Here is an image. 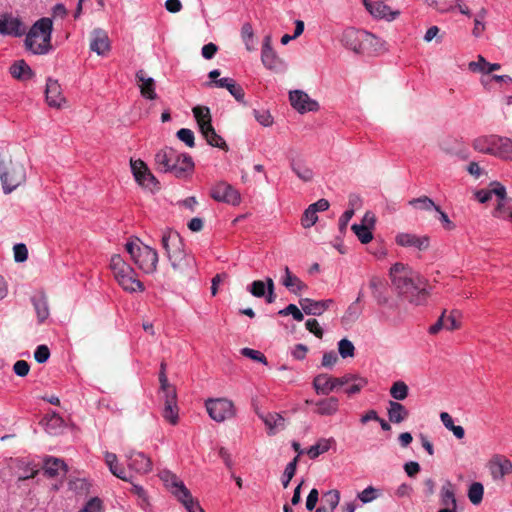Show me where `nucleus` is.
I'll return each mask as SVG.
<instances>
[{
	"label": "nucleus",
	"instance_id": "f257e3e1",
	"mask_svg": "<svg viewBox=\"0 0 512 512\" xmlns=\"http://www.w3.org/2000/svg\"><path fill=\"white\" fill-rule=\"evenodd\" d=\"M389 274L394 288L406 295L411 303L423 305L427 302L430 292L426 289V280L410 267L395 263Z\"/></svg>",
	"mask_w": 512,
	"mask_h": 512
},
{
	"label": "nucleus",
	"instance_id": "f03ea898",
	"mask_svg": "<svg viewBox=\"0 0 512 512\" xmlns=\"http://www.w3.org/2000/svg\"><path fill=\"white\" fill-rule=\"evenodd\" d=\"M161 243L176 273L183 276L194 273L196 268L195 258L184 250V244L178 232L172 230L165 231L162 235Z\"/></svg>",
	"mask_w": 512,
	"mask_h": 512
},
{
	"label": "nucleus",
	"instance_id": "7ed1b4c3",
	"mask_svg": "<svg viewBox=\"0 0 512 512\" xmlns=\"http://www.w3.org/2000/svg\"><path fill=\"white\" fill-rule=\"evenodd\" d=\"M157 169L171 173L177 178H186L193 172L194 162L186 153H179L171 147H165L155 155Z\"/></svg>",
	"mask_w": 512,
	"mask_h": 512
},
{
	"label": "nucleus",
	"instance_id": "20e7f679",
	"mask_svg": "<svg viewBox=\"0 0 512 512\" xmlns=\"http://www.w3.org/2000/svg\"><path fill=\"white\" fill-rule=\"evenodd\" d=\"M132 261L146 274L154 273L158 264V253L155 249L144 245L138 238L128 241L125 245Z\"/></svg>",
	"mask_w": 512,
	"mask_h": 512
},
{
	"label": "nucleus",
	"instance_id": "39448f33",
	"mask_svg": "<svg viewBox=\"0 0 512 512\" xmlns=\"http://www.w3.org/2000/svg\"><path fill=\"white\" fill-rule=\"evenodd\" d=\"M0 179L4 192L10 193L25 181L26 172L19 163L0 159Z\"/></svg>",
	"mask_w": 512,
	"mask_h": 512
},
{
	"label": "nucleus",
	"instance_id": "423d86ee",
	"mask_svg": "<svg viewBox=\"0 0 512 512\" xmlns=\"http://www.w3.org/2000/svg\"><path fill=\"white\" fill-rule=\"evenodd\" d=\"M53 31V21L49 17H43L34 22V45L38 42V37H43V43L34 48V54H47L53 49L51 44V35Z\"/></svg>",
	"mask_w": 512,
	"mask_h": 512
},
{
	"label": "nucleus",
	"instance_id": "0eeeda50",
	"mask_svg": "<svg viewBox=\"0 0 512 512\" xmlns=\"http://www.w3.org/2000/svg\"><path fill=\"white\" fill-rule=\"evenodd\" d=\"M205 406L209 416L216 422H223L235 415L233 402L225 398L208 399Z\"/></svg>",
	"mask_w": 512,
	"mask_h": 512
},
{
	"label": "nucleus",
	"instance_id": "6e6552de",
	"mask_svg": "<svg viewBox=\"0 0 512 512\" xmlns=\"http://www.w3.org/2000/svg\"><path fill=\"white\" fill-rule=\"evenodd\" d=\"M0 34L12 36H21L26 34L25 46L28 50L32 49V30L26 32L25 25L17 17L4 15L0 19Z\"/></svg>",
	"mask_w": 512,
	"mask_h": 512
},
{
	"label": "nucleus",
	"instance_id": "1a4fd4ad",
	"mask_svg": "<svg viewBox=\"0 0 512 512\" xmlns=\"http://www.w3.org/2000/svg\"><path fill=\"white\" fill-rule=\"evenodd\" d=\"M354 378V374H346L342 377L319 374L313 380V387L318 395H328L336 387L349 384Z\"/></svg>",
	"mask_w": 512,
	"mask_h": 512
},
{
	"label": "nucleus",
	"instance_id": "9d476101",
	"mask_svg": "<svg viewBox=\"0 0 512 512\" xmlns=\"http://www.w3.org/2000/svg\"><path fill=\"white\" fill-rule=\"evenodd\" d=\"M131 170L136 182L142 187L153 190L157 188L158 181L155 176L151 173L145 162L142 160H131Z\"/></svg>",
	"mask_w": 512,
	"mask_h": 512
},
{
	"label": "nucleus",
	"instance_id": "9b49d317",
	"mask_svg": "<svg viewBox=\"0 0 512 512\" xmlns=\"http://www.w3.org/2000/svg\"><path fill=\"white\" fill-rule=\"evenodd\" d=\"M367 37L368 40H372L373 38L370 36V33L364 30H357L355 28H347L345 29L340 37V42L346 48L360 53L363 51L364 38Z\"/></svg>",
	"mask_w": 512,
	"mask_h": 512
},
{
	"label": "nucleus",
	"instance_id": "f8f14e48",
	"mask_svg": "<svg viewBox=\"0 0 512 512\" xmlns=\"http://www.w3.org/2000/svg\"><path fill=\"white\" fill-rule=\"evenodd\" d=\"M66 463L56 457L48 456L45 457L42 461L41 468L34 470V478L42 472L44 476L48 478H58L62 477L67 472Z\"/></svg>",
	"mask_w": 512,
	"mask_h": 512
},
{
	"label": "nucleus",
	"instance_id": "ddd939ff",
	"mask_svg": "<svg viewBox=\"0 0 512 512\" xmlns=\"http://www.w3.org/2000/svg\"><path fill=\"white\" fill-rule=\"evenodd\" d=\"M210 195L218 202H224L231 205H237L240 203L239 192L226 182H219L213 186Z\"/></svg>",
	"mask_w": 512,
	"mask_h": 512
},
{
	"label": "nucleus",
	"instance_id": "4468645a",
	"mask_svg": "<svg viewBox=\"0 0 512 512\" xmlns=\"http://www.w3.org/2000/svg\"><path fill=\"white\" fill-rule=\"evenodd\" d=\"M261 60L267 69L276 73H280L285 70V63L280 57L277 56L276 52L271 47L269 36L265 37L262 47Z\"/></svg>",
	"mask_w": 512,
	"mask_h": 512
},
{
	"label": "nucleus",
	"instance_id": "2eb2a0df",
	"mask_svg": "<svg viewBox=\"0 0 512 512\" xmlns=\"http://www.w3.org/2000/svg\"><path fill=\"white\" fill-rule=\"evenodd\" d=\"M164 399V408L162 412L163 418L172 425L178 422V406H177V393L176 388H168V390L161 392Z\"/></svg>",
	"mask_w": 512,
	"mask_h": 512
},
{
	"label": "nucleus",
	"instance_id": "dca6fc26",
	"mask_svg": "<svg viewBox=\"0 0 512 512\" xmlns=\"http://www.w3.org/2000/svg\"><path fill=\"white\" fill-rule=\"evenodd\" d=\"M289 100L292 107L302 114L309 111H317L319 108L318 103L302 90L291 91L289 93Z\"/></svg>",
	"mask_w": 512,
	"mask_h": 512
},
{
	"label": "nucleus",
	"instance_id": "f3484780",
	"mask_svg": "<svg viewBox=\"0 0 512 512\" xmlns=\"http://www.w3.org/2000/svg\"><path fill=\"white\" fill-rule=\"evenodd\" d=\"M446 312L447 310H444L436 323L430 326V334H437L442 329L454 331L460 328V322L458 321L460 312L458 310H452L448 316L446 315Z\"/></svg>",
	"mask_w": 512,
	"mask_h": 512
},
{
	"label": "nucleus",
	"instance_id": "a211bd4d",
	"mask_svg": "<svg viewBox=\"0 0 512 512\" xmlns=\"http://www.w3.org/2000/svg\"><path fill=\"white\" fill-rule=\"evenodd\" d=\"M135 79L143 98L147 100L157 99L156 81L152 77H149L143 69H140L136 72Z\"/></svg>",
	"mask_w": 512,
	"mask_h": 512
},
{
	"label": "nucleus",
	"instance_id": "6ab92c4d",
	"mask_svg": "<svg viewBox=\"0 0 512 512\" xmlns=\"http://www.w3.org/2000/svg\"><path fill=\"white\" fill-rule=\"evenodd\" d=\"M159 478L163 482L166 489L170 491V493L177 498L188 488L185 486L184 482L180 480L176 474L172 473L169 470H163L159 473Z\"/></svg>",
	"mask_w": 512,
	"mask_h": 512
},
{
	"label": "nucleus",
	"instance_id": "aec40b11",
	"mask_svg": "<svg viewBox=\"0 0 512 512\" xmlns=\"http://www.w3.org/2000/svg\"><path fill=\"white\" fill-rule=\"evenodd\" d=\"M90 49L98 55L104 56L110 50L107 33L102 29H94L90 36Z\"/></svg>",
	"mask_w": 512,
	"mask_h": 512
},
{
	"label": "nucleus",
	"instance_id": "412c9836",
	"mask_svg": "<svg viewBox=\"0 0 512 512\" xmlns=\"http://www.w3.org/2000/svg\"><path fill=\"white\" fill-rule=\"evenodd\" d=\"M46 101L50 107L61 108L66 102L61 87L56 80L48 79L45 89Z\"/></svg>",
	"mask_w": 512,
	"mask_h": 512
},
{
	"label": "nucleus",
	"instance_id": "4be33fe9",
	"mask_svg": "<svg viewBox=\"0 0 512 512\" xmlns=\"http://www.w3.org/2000/svg\"><path fill=\"white\" fill-rule=\"evenodd\" d=\"M396 243L403 247H416L419 250H427L429 247V238L427 236L419 237L415 234L400 233L396 236Z\"/></svg>",
	"mask_w": 512,
	"mask_h": 512
},
{
	"label": "nucleus",
	"instance_id": "5701e85b",
	"mask_svg": "<svg viewBox=\"0 0 512 512\" xmlns=\"http://www.w3.org/2000/svg\"><path fill=\"white\" fill-rule=\"evenodd\" d=\"M128 460L129 467L138 473L145 474L150 472L152 469V462L150 458L142 452H132L129 455Z\"/></svg>",
	"mask_w": 512,
	"mask_h": 512
},
{
	"label": "nucleus",
	"instance_id": "b1692460",
	"mask_svg": "<svg viewBox=\"0 0 512 512\" xmlns=\"http://www.w3.org/2000/svg\"><path fill=\"white\" fill-rule=\"evenodd\" d=\"M285 275L282 277V284L291 292L296 295L301 294L308 289V286L296 275H294L288 266L284 268Z\"/></svg>",
	"mask_w": 512,
	"mask_h": 512
},
{
	"label": "nucleus",
	"instance_id": "393cba45",
	"mask_svg": "<svg viewBox=\"0 0 512 512\" xmlns=\"http://www.w3.org/2000/svg\"><path fill=\"white\" fill-rule=\"evenodd\" d=\"M490 471L494 479H502L512 472L510 460L496 456L490 461Z\"/></svg>",
	"mask_w": 512,
	"mask_h": 512
},
{
	"label": "nucleus",
	"instance_id": "a878e982",
	"mask_svg": "<svg viewBox=\"0 0 512 512\" xmlns=\"http://www.w3.org/2000/svg\"><path fill=\"white\" fill-rule=\"evenodd\" d=\"M505 194V187L499 182H493L490 184V187L488 189H482L477 191L475 193V196L479 202L486 203L491 199L492 195H495L498 198V202L502 201Z\"/></svg>",
	"mask_w": 512,
	"mask_h": 512
},
{
	"label": "nucleus",
	"instance_id": "bb28decb",
	"mask_svg": "<svg viewBox=\"0 0 512 512\" xmlns=\"http://www.w3.org/2000/svg\"><path fill=\"white\" fill-rule=\"evenodd\" d=\"M369 6L371 7L369 13L374 18L392 21L400 14L398 10H392L388 5L384 4L382 1H375V4H373V6Z\"/></svg>",
	"mask_w": 512,
	"mask_h": 512
},
{
	"label": "nucleus",
	"instance_id": "cd10ccee",
	"mask_svg": "<svg viewBox=\"0 0 512 512\" xmlns=\"http://www.w3.org/2000/svg\"><path fill=\"white\" fill-rule=\"evenodd\" d=\"M496 135H488V136H480L473 141V148L484 154H489L495 156L496 145H495Z\"/></svg>",
	"mask_w": 512,
	"mask_h": 512
},
{
	"label": "nucleus",
	"instance_id": "c85d7f7f",
	"mask_svg": "<svg viewBox=\"0 0 512 512\" xmlns=\"http://www.w3.org/2000/svg\"><path fill=\"white\" fill-rule=\"evenodd\" d=\"M39 424L51 435L59 434L64 427L63 419L56 413L46 415Z\"/></svg>",
	"mask_w": 512,
	"mask_h": 512
},
{
	"label": "nucleus",
	"instance_id": "c756f323",
	"mask_svg": "<svg viewBox=\"0 0 512 512\" xmlns=\"http://www.w3.org/2000/svg\"><path fill=\"white\" fill-rule=\"evenodd\" d=\"M110 269L116 280L123 278L126 274L133 273V268L127 264L119 254H114L110 260Z\"/></svg>",
	"mask_w": 512,
	"mask_h": 512
},
{
	"label": "nucleus",
	"instance_id": "7c9ffc66",
	"mask_svg": "<svg viewBox=\"0 0 512 512\" xmlns=\"http://www.w3.org/2000/svg\"><path fill=\"white\" fill-rule=\"evenodd\" d=\"M290 168L304 182L312 181L314 177L312 169L300 158L290 159Z\"/></svg>",
	"mask_w": 512,
	"mask_h": 512
},
{
	"label": "nucleus",
	"instance_id": "2f4dec72",
	"mask_svg": "<svg viewBox=\"0 0 512 512\" xmlns=\"http://www.w3.org/2000/svg\"><path fill=\"white\" fill-rule=\"evenodd\" d=\"M387 413L389 421L395 424L405 421L409 416V411L397 401H389Z\"/></svg>",
	"mask_w": 512,
	"mask_h": 512
},
{
	"label": "nucleus",
	"instance_id": "473e14b6",
	"mask_svg": "<svg viewBox=\"0 0 512 512\" xmlns=\"http://www.w3.org/2000/svg\"><path fill=\"white\" fill-rule=\"evenodd\" d=\"M440 504L443 508H454L457 510V500L455 497L454 485L450 481H446L440 490Z\"/></svg>",
	"mask_w": 512,
	"mask_h": 512
},
{
	"label": "nucleus",
	"instance_id": "72a5a7b5",
	"mask_svg": "<svg viewBox=\"0 0 512 512\" xmlns=\"http://www.w3.org/2000/svg\"><path fill=\"white\" fill-rule=\"evenodd\" d=\"M9 71L11 76L19 81H27L32 77V70L24 60L15 61Z\"/></svg>",
	"mask_w": 512,
	"mask_h": 512
},
{
	"label": "nucleus",
	"instance_id": "f704fd0d",
	"mask_svg": "<svg viewBox=\"0 0 512 512\" xmlns=\"http://www.w3.org/2000/svg\"><path fill=\"white\" fill-rule=\"evenodd\" d=\"M315 405L317 406L315 413L330 416L338 411L339 401L336 397H329L316 402Z\"/></svg>",
	"mask_w": 512,
	"mask_h": 512
},
{
	"label": "nucleus",
	"instance_id": "c9c22d12",
	"mask_svg": "<svg viewBox=\"0 0 512 512\" xmlns=\"http://www.w3.org/2000/svg\"><path fill=\"white\" fill-rule=\"evenodd\" d=\"M261 419L268 428V434L274 435L276 429H284L285 419L279 413H267L266 415H260Z\"/></svg>",
	"mask_w": 512,
	"mask_h": 512
},
{
	"label": "nucleus",
	"instance_id": "e433bc0d",
	"mask_svg": "<svg viewBox=\"0 0 512 512\" xmlns=\"http://www.w3.org/2000/svg\"><path fill=\"white\" fill-rule=\"evenodd\" d=\"M118 284L128 292H142L144 290L143 283L137 279V274L133 270V273L126 274L123 278L117 280Z\"/></svg>",
	"mask_w": 512,
	"mask_h": 512
},
{
	"label": "nucleus",
	"instance_id": "4c0bfd02",
	"mask_svg": "<svg viewBox=\"0 0 512 512\" xmlns=\"http://www.w3.org/2000/svg\"><path fill=\"white\" fill-rule=\"evenodd\" d=\"M495 145L496 157L512 160V140L510 138L496 135Z\"/></svg>",
	"mask_w": 512,
	"mask_h": 512
},
{
	"label": "nucleus",
	"instance_id": "58836bf2",
	"mask_svg": "<svg viewBox=\"0 0 512 512\" xmlns=\"http://www.w3.org/2000/svg\"><path fill=\"white\" fill-rule=\"evenodd\" d=\"M201 134L206 139L209 145L220 148L222 150H228V146L225 140L216 133L212 125H208V127H206L205 130L201 131Z\"/></svg>",
	"mask_w": 512,
	"mask_h": 512
},
{
	"label": "nucleus",
	"instance_id": "ea45409f",
	"mask_svg": "<svg viewBox=\"0 0 512 512\" xmlns=\"http://www.w3.org/2000/svg\"><path fill=\"white\" fill-rule=\"evenodd\" d=\"M200 132L205 130L208 125H212L210 109L206 106H196L192 109Z\"/></svg>",
	"mask_w": 512,
	"mask_h": 512
},
{
	"label": "nucleus",
	"instance_id": "a19ab883",
	"mask_svg": "<svg viewBox=\"0 0 512 512\" xmlns=\"http://www.w3.org/2000/svg\"><path fill=\"white\" fill-rule=\"evenodd\" d=\"M105 462L108 465V467L113 475H115L116 477H118L122 480H125V481L128 480L127 473H126L125 469L121 465L118 464V459H117L116 454L111 453V452H106L105 453Z\"/></svg>",
	"mask_w": 512,
	"mask_h": 512
},
{
	"label": "nucleus",
	"instance_id": "79ce46f5",
	"mask_svg": "<svg viewBox=\"0 0 512 512\" xmlns=\"http://www.w3.org/2000/svg\"><path fill=\"white\" fill-rule=\"evenodd\" d=\"M494 216L502 219H508L512 222V198L505 194L502 201L497 203L494 210Z\"/></svg>",
	"mask_w": 512,
	"mask_h": 512
},
{
	"label": "nucleus",
	"instance_id": "37998d69",
	"mask_svg": "<svg viewBox=\"0 0 512 512\" xmlns=\"http://www.w3.org/2000/svg\"><path fill=\"white\" fill-rule=\"evenodd\" d=\"M369 286L378 304H385L388 299L384 293L385 284L383 280L374 276L370 279Z\"/></svg>",
	"mask_w": 512,
	"mask_h": 512
},
{
	"label": "nucleus",
	"instance_id": "c03bdc74",
	"mask_svg": "<svg viewBox=\"0 0 512 512\" xmlns=\"http://www.w3.org/2000/svg\"><path fill=\"white\" fill-rule=\"evenodd\" d=\"M334 439L333 438H329V439H325V438H321L317 441V443L315 445H312L308 450H307V455L311 458V459H315L317 458L319 455L327 452L329 449H330V446L332 443H334Z\"/></svg>",
	"mask_w": 512,
	"mask_h": 512
},
{
	"label": "nucleus",
	"instance_id": "a18cd8bd",
	"mask_svg": "<svg viewBox=\"0 0 512 512\" xmlns=\"http://www.w3.org/2000/svg\"><path fill=\"white\" fill-rule=\"evenodd\" d=\"M34 301H36L34 306L37 312L38 321L43 322L49 316L47 299L42 292H39L36 296H34Z\"/></svg>",
	"mask_w": 512,
	"mask_h": 512
},
{
	"label": "nucleus",
	"instance_id": "49530a36",
	"mask_svg": "<svg viewBox=\"0 0 512 512\" xmlns=\"http://www.w3.org/2000/svg\"><path fill=\"white\" fill-rule=\"evenodd\" d=\"M176 499L186 508L188 512H200V509H202L198 501L193 498L189 490L185 491Z\"/></svg>",
	"mask_w": 512,
	"mask_h": 512
},
{
	"label": "nucleus",
	"instance_id": "de8ad7c7",
	"mask_svg": "<svg viewBox=\"0 0 512 512\" xmlns=\"http://www.w3.org/2000/svg\"><path fill=\"white\" fill-rule=\"evenodd\" d=\"M299 304H300L303 312L307 315L319 316L322 314L321 308L323 307V305L319 304L318 301H315V300H312L309 298H304V299H300Z\"/></svg>",
	"mask_w": 512,
	"mask_h": 512
},
{
	"label": "nucleus",
	"instance_id": "09e8293b",
	"mask_svg": "<svg viewBox=\"0 0 512 512\" xmlns=\"http://www.w3.org/2000/svg\"><path fill=\"white\" fill-rule=\"evenodd\" d=\"M370 36L373 38L372 40H368L367 37L364 38L363 50L369 48L376 53H380L387 50V43L384 40L375 36L372 33H370Z\"/></svg>",
	"mask_w": 512,
	"mask_h": 512
},
{
	"label": "nucleus",
	"instance_id": "8fccbe9b",
	"mask_svg": "<svg viewBox=\"0 0 512 512\" xmlns=\"http://www.w3.org/2000/svg\"><path fill=\"white\" fill-rule=\"evenodd\" d=\"M351 229L363 244H367L373 239L371 229L367 225L353 224Z\"/></svg>",
	"mask_w": 512,
	"mask_h": 512
},
{
	"label": "nucleus",
	"instance_id": "3c124183",
	"mask_svg": "<svg viewBox=\"0 0 512 512\" xmlns=\"http://www.w3.org/2000/svg\"><path fill=\"white\" fill-rule=\"evenodd\" d=\"M484 487L479 482H474L470 485L468 490V498L470 502L474 505H478L481 503L483 499Z\"/></svg>",
	"mask_w": 512,
	"mask_h": 512
},
{
	"label": "nucleus",
	"instance_id": "603ef678",
	"mask_svg": "<svg viewBox=\"0 0 512 512\" xmlns=\"http://www.w3.org/2000/svg\"><path fill=\"white\" fill-rule=\"evenodd\" d=\"M409 388L403 381H396L390 388V395L398 401L404 400L408 396Z\"/></svg>",
	"mask_w": 512,
	"mask_h": 512
},
{
	"label": "nucleus",
	"instance_id": "864d4df0",
	"mask_svg": "<svg viewBox=\"0 0 512 512\" xmlns=\"http://www.w3.org/2000/svg\"><path fill=\"white\" fill-rule=\"evenodd\" d=\"M409 205L413 206L414 208L420 209V210H436L438 207L432 199H430L427 196H421L419 198H414L409 201Z\"/></svg>",
	"mask_w": 512,
	"mask_h": 512
},
{
	"label": "nucleus",
	"instance_id": "5fc2aeb1",
	"mask_svg": "<svg viewBox=\"0 0 512 512\" xmlns=\"http://www.w3.org/2000/svg\"><path fill=\"white\" fill-rule=\"evenodd\" d=\"M241 36H242L243 41L245 42L247 50H249V51L254 50V46H255L254 33H253L252 26L249 23H245L242 26Z\"/></svg>",
	"mask_w": 512,
	"mask_h": 512
},
{
	"label": "nucleus",
	"instance_id": "6e6d98bb",
	"mask_svg": "<svg viewBox=\"0 0 512 512\" xmlns=\"http://www.w3.org/2000/svg\"><path fill=\"white\" fill-rule=\"evenodd\" d=\"M324 505L331 510H335L340 502V492L336 489L330 490L323 495Z\"/></svg>",
	"mask_w": 512,
	"mask_h": 512
},
{
	"label": "nucleus",
	"instance_id": "4d7b16f0",
	"mask_svg": "<svg viewBox=\"0 0 512 512\" xmlns=\"http://www.w3.org/2000/svg\"><path fill=\"white\" fill-rule=\"evenodd\" d=\"M338 351L342 358L353 357L355 354V347L348 339H341L338 342Z\"/></svg>",
	"mask_w": 512,
	"mask_h": 512
},
{
	"label": "nucleus",
	"instance_id": "13d9d810",
	"mask_svg": "<svg viewBox=\"0 0 512 512\" xmlns=\"http://www.w3.org/2000/svg\"><path fill=\"white\" fill-rule=\"evenodd\" d=\"M297 462H298V456H296L290 463L287 464L285 471H284L283 480H282V484H283L284 488L288 487L291 479L294 477L295 472H296Z\"/></svg>",
	"mask_w": 512,
	"mask_h": 512
},
{
	"label": "nucleus",
	"instance_id": "bf43d9fd",
	"mask_svg": "<svg viewBox=\"0 0 512 512\" xmlns=\"http://www.w3.org/2000/svg\"><path fill=\"white\" fill-rule=\"evenodd\" d=\"M14 260L17 263L25 262L28 259V248L23 243L15 244L13 247Z\"/></svg>",
	"mask_w": 512,
	"mask_h": 512
},
{
	"label": "nucleus",
	"instance_id": "052dcab7",
	"mask_svg": "<svg viewBox=\"0 0 512 512\" xmlns=\"http://www.w3.org/2000/svg\"><path fill=\"white\" fill-rule=\"evenodd\" d=\"M178 139L184 142L188 147L192 148L195 145V137L192 130L181 128L176 133Z\"/></svg>",
	"mask_w": 512,
	"mask_h": 512
},
{
	"label": "nucleus",
	"instance_id": "680f3d73",
	"mask_svg": "<svg viewBox=\"0 0 512 512\" xmlns=\"http://www.w3.org/2000/svg\"><path fill=\"white\" fill-rule=\"evenodd\" d=\"M318 220L317 213L310 206L304 211L301 223L304 228H310Z\"/></svg>",
	"mask_w": 512,
	"mask_h": 512
},
{
	"label": "nucleus",
	"instance_id": "e2e57ef3",
	"mask_svg": "<svg viewBox=\"0 0 512 512\" xmlns=\"http://www.w3.org/2000/svg\"><path fill=\"white\" fill-rule=\"evenodd\" d=\"M354 377L355 378L350 382L352 384L345 390L348 395H353L360 392V390L367 384V380L365 378H362L356 374H354Z\"/></svg>",
	"mask_w": 512,
	"mask_h": 512
},
{
	"label": "nucleus",
	"instance_id": "0e129e2a",
	"mask_svg": "<svg viewBox=\"0 0 512 512\" xmlns=\"http://www.w3.org/2000/svg\"><path fill=\"white\" fill-rule=\"evenodd\" d=\"M487 65V60L482 55H478L477 61H472L468 64V69L473 73L485 74V69Z\"/></svg>",
	"mask_w": 512,
	"mask_h": 512
},
{
	"label": "nucleus",
	"instance_id": "69168bd1",
	"mask_svg": "<svg viewBox=\"0 0 512 512\" xmlns=\"http://www.w3.org/2000/svg\"><path fill=\"white\" fill-rule=\"evenodd\" d=\"M248 291L257 298L264 297L266 294V288L264 281L261 280H255L251 283V285L248 287Z\"/></svg>",
	"mask_w": 512,
	"mask_h": 512
},
{
	"label": "nucleus",
	"instance_id": "338daca9",
	"mask_svg": "<svg viewBox=\"0 0 512 512\" xmlns=\"http://www.w3.org/2000/svg\"><path fill=\"white\" fill-rule=\"evenodd\" d=\"M255 119L263 126L269 127L273 124V118L267 110H254Z\"/></svg>",
	"mask_w": 512,
	"mask_h": 512
},
{
	"label": "nucleus",
	"instance_id": "774afa93",
	"mask_svg": "<svg viewBox=\"0 0 512 512\" xmlns=\"http://www.w3.org/2000/svg\"><path fill=\"white\" fill-rule=\"evenodd\" d=\"M102 511V501L95 497L90 499L83 509L79 512H101Z\"/></svg>",
	"mask_w": 512,
	"mask_h": 512
}]
</instances>
